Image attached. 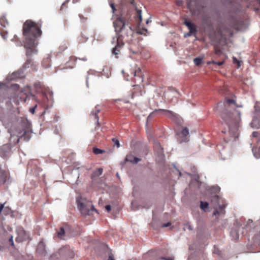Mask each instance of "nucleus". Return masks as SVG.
<instances>
[{
	"mask_svg": "<svg viewBox=\"0 0 260 260\" xmlns=\"http://www.w3.org/2000/svg\"><path fill=\"white\" fill-rule=\"evenodd\" d=\"M223 106L224 111L221 113V117L229 128L228 133L231 137L235 140L238 137V130L241 121V112L236 110L237 107H242V105H238L235 100L226 99L222 103H218V108Z\"/></svg>",
	"mask_w": 260,
	"mask_h": 260,
	"instance_id": "1",
	"label": "nucleus"
},
{
	"mask_svg": "<svg viewBox=\"0 0 260 260\" xmlns=\"http://www.w3.org/2000/svg\"><path fill=\"white\" fill-rule=\"evenodd\" d=\"M23 30L25 39L23 45L26 49V55L30 56L36 54L38 52L36 47L38 44L37 38L42 33L39 26L31 21H26L23 25Z\"/></svg>",
	"mask_w": 260,
	"mask_h": 260,
	"instance_id": "2",
	"label": "nucleus"
},
{
	"mask_svg": "<svg viewBox=\"0 0 260 260\" xmlns=\"http://www.w3.org/2000/svg\"><path fill=\"white\" fill-rule=\"evenodd\" d=\"M220 190L218 186H212L210 189L211 193L210 200L211 203L214 205L215 210L213 215L216 217L224 215V206L222 199L217 194Z\"/></svg>",
	"mask_w": 260,
	"mask_h": 260,
	"instance_id": "3",
	"label": "nucleus"
},
{
	"mask_svg": "<svg viewBox=\"0 0 260 260\" xmlns=\"http://www.w3.org/2000/svg\"><path fill=\"white\" fill-rule=\"evenodd\" d=\"M76 202L78 208L82 215L85 216L89 215L90 212L93 211L98 212V211L94 208V206L91 205L89 202H85L79 198L76 199Z\"/></svg>",
	"mask_w": 260,
	"mask_h": 260,
	"instance_id": "4",
	"label": "nucleus"
},
{
	"mask_svg": "<svg viewBox=\"0 0 260 260\" xmlns=\"http://www.w3.org/2000/svg\"><path fill=\"white\" fill-rule=\"evenodd\" d=\"M31 60L28 59L23 66L22 69H20L17 72H14L11 75L8 76L7 79L9 80H15L17 78H21L24 77L23 70L28 68L32 64Z\"/></svg>",
	"mask_w": 260,
	"mask_h": 260,
	"instance_id": "5",
	"label": "nucleus"
},
{
	"mask_svg": "<svg viewBox=\"0 0 260 260\" xmlns=\"http://www.w3.org/2000/svg\"><path fill=\"white\" fill-rule=\"evenodd\" d=\"M21 126L23 128L24 131L23 134L20 136V139H23L26 142H28L31 138L30 133L27 132L26 129H28L30 127V123L26 118H21Z\"/></svg>",
	"mask_w": 260,
	"mask_h": 260,
	"instance_id": "6",
	"label": "nucleus"
},
{
	"mask_svg": "<svg viewBox=\"0 0 260 260\" xmlns=\"http://www.w3.org/2000/svg\"><path fill=\"white\" fill-rule=\"evenodd\" d=\"M153 144L154 151L157 156L158 160L162 162L165 159L163 148L161 147L160 143L156 140L154 141Z\"/></svg>",
	"mask_w": 260,
	"mask_h": 260,
	"instance_id": "7",
	"label": "nucleus"
},
{
	"mask_svg": "<svg viewBox=\"0 0 260 260\" xmlns=\"http://www.w3.org/2000/svg\"><path fill=\"white\" fill-rule=\"evenodd\" d=\"M115 30L116 32L122 31L125 27V23L122 17H119L117 20L113 23Z\"/></svg>",
	"mask_w": 260,
	"mask_h": 260,
	"instance_id": "8",
	"label": "nucleus"
},
{
	"mask_svg": "<svg viewBox=\"0 0 260 260\" xmlns=\"http://www.w3.org/2000/svg\"><path fill=\"white\" fill-rule=\"evenodd\" d=\"M178 135H181L183 138L180 140V143L186 142L188 141V135H189V130L187 128L184 127L183 128L181 132L178 134Z\"/></svg>",
	"mask_w": 260,
	"mask_h": 260,
	"instance_id": "9",
	"label": "nucleus"
},
{
	"mask_svg": "<svg viewBox=\"0 0 260 260\" xmlns=\"http://www.w3.org/2000/svg\"><path fill=\"white\" fill-rule=\"evenodd\" d=\"M132 74L134 77H137L138 78V82H142L143 81L142 70L139 67H136L134 71L132 73Z\"/></svg>",
	"mask_w": 260,
	"mask_h": 260,
	"instance_id": "10",
	"label": "nucleus"
},
{
	"mask_svg": "<svg viewBox=\"0 0 260 260\" xmlns=\"http://www.w3.org/2000/svg\"><path fill=\"white\" fill-rule=\"evenodd\" d=\"M79 169H80V168H74L72 171V172H71L72 175H73L76 179L75 180L71 179V181L73 183H75V184L78 183V179L79 178V176H80V173H79Z\"/></svg>",
	"mask_w": 260,
	"mask_h": 260,
	"instance_id": "11",
	"label": "nucleus"
},
{
	"mask_svg": "<svg viewBox=\"0 0 260 260\" xmlns=\"http://www.w3.org/2000/svg\"><path fill=\"white\" fill-rule=\"evenodd\" d=\"M250 125L253 128H259L260 121L259 118L257 116H254Z\"/></svg>",
	"mask_w": 260,
	"mask_h": 260,
	"instance_id": "12",
	"label": "nucleus"
},
{
	"mask_svg": "<svg viewBox=\"0 0 260 260\" xmlns=\"http://www.w3.org/2000/svg\"><path fill=\"white\" fill-rule=\"evenodd\" d=\"M184 24L189 30V34H193L196 32L197 30L195 26L190 21H185Z\"/></svg>",
	"mask_w": 260,
	"mask_h": 260,
	"instance_id": "13",
	"label": "nucleus"
},
{
	"mask_svg": "<svg viewBox=\"0 0 260 260\" xmlns=\"http://www.w3.org/2000/svg\"><path fill=\"white\" fill-rule=\"evenodd\" d=\"M218 33L220 34L221 37L222 38L226 37V36H232L233 35V32L229 28H225V31H222L221 28L219 30Z\"/></svg>",
	"mask_w": 260,
	"mask_h": 260,
	"instance_id": "14",
	"label": "nucleus"
},
{
	"mask_svg": "<svg viewBox=\"0 0 260 260\" xmlns=\"http://www.w3.org/2000/svg\"><path fill=\"white\" fill-rule=\"evenodd\" d=\"M157 111H161L164 113L165 115L170 118L174 119L177 117V115L175 113L169 110H165L162 109H159Z\"/></svg>",
	"mask_w": 260,
	"mask_h": 260,
	"instance_id": "15",
	"label": "nucleus"
},
{
	"mask_svg": "<svg viewBox=\"0 0 260 260\" xmlns=\"http://www.w3.org/2000/svg\"><path fill=\"white\" fill-rule=\"evenodd\" d=\"M252 151L253 156L257 159L260 158V146L253 147L252 148Z\"/></svg>",
	"mask_w": 260,
	"mask_h": 260,
	"instance_id": "16",
	"label": "nucleus"
},
{
	"mask_svg": "<svg viewBox=\"0 0 260 260\" xmlns=\"http://www.w3.org/2000/svg\"><path fill=\"white\" fill-rule=\"evenodd\" d=\"M199 178V177L198 176H194L190 182V186L191 187L194 185L197 188H199L200 185Z\"/></svg>",
	"mask_w": 260,
	"mask_h": 260,
	"instance_id": "17",
	"label": "nucleus"
},
{
	"mask_svg": "<svg viewBox=\"0 0 260 260\" xmlns=\"http://www.w3.org/2000/svg\"><path fill=\"white\" fill-rule=\"evenodd\" d=\"M37 250L39 253L42 254H44L45 252V244L43 242L41 241L39 242L37 248Z\"/></svg>",
	"mask_w": 260,
	"mask_h": 260,
	"instance_id": "18",
	"label": "nucleus"
},
{
	"mask_svg": "<svg viewBox=\"0 0 260 260\" xmlns=\"http://www.w3.org/2000/svg\"><path fill=\"white\" fill-rule=\"evenodd\" d=\"M18 236L21 238V240H25L27 238L26 235V232L21 228H20L18 230Z\"/></svg>",
	"mask_w": 260,
	"mask_h": 260,
	"instance_id": "19",
	"label": "nucleus"
},
{
	"mask_svg": "<svg viewBox=\"0 0 260 260\" xmlns=\"http://www.w3.org/2000/svg\"><path fill=\"white\" fill-rule=\"evenodd\" d=\"M20 140V138H18V136H14L11 135V137L10 138V143L11 145H15L16 143H18Z\"/></svg>",
	"mask_w": 260,
	"mask_h": 260,
	"instance_id": "20",
	"label": "nucleus"
},
{
	"mask_svg": "<svg viewBox=\"0 0 260 260\" xmlns=\"http://www.w3.org/2000/svg\"><path fill=\"white\" fill-rule=\"evenodd\" d=\"M200 208L205 212H207L209 208V204L207 202L201 201Z\"/></svg>",
	"mask_w": 260,
	"mask_h": 260,
	"instance_id": "21",
	"label": "nucleus"
},
{
	"mask_svg": "<svg viewBox=\"0 0 260 260\" xmlns=\"http://www.w3.org/2000/svg\"><path fill=\"white\" fill-rule=\"evenodd\" d=\"M148 32L147 29L146 28L139 27L137 29V33L142 35H147Z\"/></svg>",
	"mask_w": 260,
	"mask_h": 260,
	"instance_id": "22",
	"label": "nucleus"
},
{
	"mask_svg": "<svg viewBox=\"0 0 260 260\" xmlns=\"http://www.w3.org/2000/svg\"><path fill=\"white\" fill-rule=\"evenodd\" d=\"M252 135L253 138L256 139L257 145L260 146V134L257 132H253Z\"/></svg>",
	"mask_w": 260,
	"mask_h": 260,
	"instance_id": "23",
	"label": "nucleus"
},
{
	"mask_svg": "<svg viewBox=\"0 0 260 260\" xmlns=\"http://www.w3.org/2000/svg\"><path fill=\"white\" fill-rule=\"evenodd\" d=\"M0 23L4 27H6L7 25H8L9 23L6 19L5 16H3L0 18Z\"/></svg>",
	"mask_w": 260,
	"mask_h": 260,
	"instance_id": "24",
	"label": "nucleus"
},
{
	"mask_svg": "<svg viewBox=\"0 0 260 260\" xmlns=\"http://www.w3.org/2000/svg\"><path fill=\"white\" fill-rule=\"evenodd\" d=\"M231 236L234 240L239 239V234L236 230H232L231 232Z\"/></svg>",
	"mask_w": 260,
	"mask_h": 260,
	"instance_id": "25",
	"label": "nucleus"
},
{
	"mask_svg": "<svg viewBox=\"0 0 260 260\" xmlns=\"http://www.w3.org/2000/svg\"><path fill=\"white\" fill-rule=\"evenodd\" d=\"M77 59L85 61L87 60V58L85 57H83V58H77V57H76L74 56H72V57H70V61H69L68 64H69L71 62H72V61L75 62Z\"/></svg>",
	"mask_w": 260,
	"mask_h": 260,
	"instance_id": "26",
	"label": "nucleus"
},
{
	"mask_svg": "<svg viewBox=\"0 0 260 260\" xmlns=\"http://www.w3.org/2000/svg\"><path fill=\"white\" fill-rule=\"evenodd\" d=\"M136 10V16L139 19L140 22H141L142 20V11L140 9H137V8H135Z\"/></svg>",
	"mask_w": 260,
	"mask_h": 260,
	"instance_id": "27",
	"label": "nucleus"
},
{
	"mask_svg": "<svg viewBox=\"0 0 260 260\" xmlns=\"http://www.w3.org/2000/svg\"><path fill=\"white\" fill-rule=\"evenodd\" d=\"M43 65L46 68L51 66L50 63V59L49 57L46 58L43 60Z\"/></svg>",
	"mask_w": 260,
	"mask_h": 260,
	"instance_id": "28",
	"label": "nucleus"
},
{
	"mask_svg": "<svg viewBox=\"0 0 260 260\" xmlns=\"http://www.w3.org/2000/svg\"><path fill=\"white\" fill-rule=\"evenodd\" d=\"M254 242L260 247V232L258 235L254 236L253 238Z\"/></svg>",
	"mask_w": 260,
	"mask_h": 260,
	"instance_id": "29",
	"label": "nucleus"
},
{
	"mask_svg": "<svg viewBox=\"0 0 260 260\" xmlns=\"http://www.w3.org/2000/svg\"><path fill=\"white\" fill-rule=\"evenodd\" d=\"M194 64L197 66H199L202 62V58L197 57L193 59Z\"/></svg>",
	"mask_w": 260,
	"mask_h": 260,
	"instance_id": "30",
	"label": "nucleus"
},
{
	"mask_svg": "<svg viewBox=\"0 0 260 260\" xmlns=\"http://www.w3.org/2000/svg\"><path fill=\"white\" fill-rule=\"evenodd\" d=\"M25 90H26L25 89H22L21 90V93H24V94L26 95L24 98L20 96V100L21 102L23 101L24 102H25L26 101V99L27 98L28 95H26V93L25 92Z\"/></svg>",
	"mask_w": 260,
	"mask_h": 260,
	"instance_id": "31",
	"label": "nucleus"
},
{
	"mask_svg": "<svg viewBox=\"0 0 260 260\" xmlns=\"http://www.w3.org/2000/svg\"><path fill=\"white\" fill-rule=\"evenodd\" d=\"M93 152L95 154H102V153H103L104 152V151L103 150L100 149L99 148L94 147L93 149Z\"/></svg>",
	"mask_w": 260,
	"mask_h": 260,
	"instance_id": "32",
	"label": "nucleus"
},
{
	"mask_svg": "<svg viewBox=\"0 0 260 260\" xmlns=\"http://www.w3.org/2000/svg\"><path fill=\"white\" fill-rule=\"evenodd\" d=\"M121 45L119 44V43H117V45L115 46L114 48L112 50V53L115 54L117 55L118 54V52L119 51L118 48L120 47Z\"/></svg>",
	"mask_w": 260,
	"mask_h": 260,
	"instance_id": "33",
	"label": "nucleus"
},
{
	"mask_svg": "<svg viewBox=\"0 0 260 260\" xmlns=\"http://www.w3.org/2000/svg\"><path fill=\"white\" fill-rule=\"evenodd\" d=\"M100 111V110L99 109H98L95 108V112H94V118L96 120V122L98 124H99V116L97 115V114Z\"/></svg>",
	"mask_w": 260,
	"mask_h": 260,
	"instance_id": "34",
	"label": "nucleus"
},
{
	"mask_svg": "<svg viewBox=\"0 0 260 260\" xmlns=\"http://www.w3.org/2000/svg\"><path fill=\"white\" fill-rule=\"evenodd\" d=\"M64 234V230L63 228L61 227L59 231L58 232V237L61 238L62 236Z\"/></svg>",
	"mask_w": 260,
	"mask_h": 260,
	"instance_id": "35",
	"label": "nucleus"
},
{
	"mask_svg": "<svg viewBox=\"0 0 260 260\" xmlns=\"http://www.w3.org/2000/svg\"><path fill=\"white\" fill-rule=\"evenodd\" d=\"M133 159V155L132 154H128L125 158V161L130 162L132 163Z\"/></svg>",
	"mask_w": 260,
	"mask_h": 260,
	"instance_id": "36",
	"label": "nucleus"
},
{
	"mask_svg": "<svg viewBox=\"0 0 260 260\" xmlns=\"http://www.w3.org/2000/svg\"><path fill=\"white\" fill-rule=\"evenodd\" d=\"M102 173H103V169L102 168H99L95 172L94 174L96 176H99L100 175H102Z\"/></svg>",
	"mask_w": 260,
	"mask_h": 260,
	"instance_id": "37",
	"label": "nucleus"
},
{
	"mask_svg": "<svg viewBox=\"0 0 260 260\" xmlns=\"http://www.w3.org/2000/svg\"><path fill=\"white\" fill-rule=\"evenodd\" d=\"M112 141L114 143L115 145L117 146V148L120 147V143L118 140L113 138L112 139Z\"/></svg>",
	"mask_w": 260,
	"mask_h": 260,
	"instance_id": "38",
	"label": "nucleus"
},
{
	"mask_svg": "<svg viewBox=\"0 0 260 260\" xmlns=\"http://www.w3.org/2000/svg\"><path fill=\"white\" fill-rule=\"evenodd\" d=\"M140 160H141L140 158H138L137 157H134L133 156V159L132 164H136Z\"/></svg>",
	"mask_w": 260,
	"mask_h": 260,
	"instance_id": "39",
	"label": "nucleus"
},
{
	"mask_svg": "<svg viewBox=\"0 0 260 260\" xmlns=\"http://www.w3.org/2000/svg\"><path fill=\"white\" fill-rule=\"evenodd\" d=\"M34 85L37 89H42V85L40 82L35 83Z\"/></svg>",
	"mask_w": 260,
	"mask_h": 260,
	"instance_id": "40",
	"label": "nucleus"
},
{
	"mask_svg": "<svg viewBox=\"0 0 260 260\" xmlns=\"http://www.w3.org/2000/svg\"><path fill=\"white\" fill-rule=\"evenodd\" d=\"M233 62L238 64V68L240 66V61L235 57H233Z\"/></svg>",
	"mask_w": 260,
	"mask_h": 260,
	"instance_id": "41",
	"label": "nucleus"
},
{
	"mask_svg": "<svg viewBox=\"0 0 260 260\" xmlns=\"http://www.w3.org/2000/svg\"><path fill=\"white\" fill-rule=\"evenodd\" d=\"M213 252L217 255H220V250L218 249V248H217L216 247L214 246V250H213Z\"/></svg>",
	"mask_w": 260,
	"mask_h": 260,
	"instance_id": "42",
	"label": "nucleus"
},
{
	"mask_svg": "<svg viewBox=\"0 0 260 260\" xmlns=\"http://www.w3.org/2000/svg\"><path fill=\"white\" fill-rule=\"evenodd\" d=\"M11 88L13 90H17L19 88V85L16 84H12L11 86Z\"/></svg>",
	"mask_w": 260,
	"mask_h": 260,
	"instance_id": "43",
	"label": "nucleus"
},
{
	"mask_svg": "<svg viewBox=\"0 0 260 260\" xmlns=\"http://www.w3.org/2000/svg\"><path fill=\"white\" fill-rule=\"evenodd\" d=\"M110 5L112 9V13H114V12L116 11V8L115 7L114 4L113 3H111Z\"/></svg>",
	"mask_w": 260,
	"mask_h": 260,
	"instance_id": "44",
	"label": "nucleus"
},
{
	"mask_svg": "<svg viewBox=\"0 0 260 260\" xmlns=\"http://www.w3.org/2000/svg\"><path fill=\"white\" fill-rule=\"evenodd\" d=\"M37 107V105H35V107H32V108L30 109V112L32 114H34L35 112L36 108Z\"/></svg>",
	"mask_w": 260,
	"mask_h": 260,
	"instance_id": "45",
	"label": "nucleus"
},
{
	"mask_svg": "<svg viewBox=\"0 0 260 260\" xmlns=\"http://www.w3.org/2000/svg\"><path fill=\"white\" fill-rule=\"evenodd\" d=\"M213 63L218 65V66H221L222 64H223V61H217V62L213 61Z\"/></svg>",
	"mask_w": 260,
	"mask_h": 260,
	"instance_id": "46",
	"label": "nucleus"
},
{
	"mask_svg": "<svg viewBox=\"0 0 260 260\" xmlns=\"http://www.w3.org/2000/svg\"><path fill=\"white\" fill-rule=\"evenodd\" d=\"M105 209L108 212H109L111 210V207L110 205H107L105 206Z\"/></svg>",
	"mask_w": 260,
	"mask_h": 260,
	"instance_id": "47",
	"label": "nucleus"
},
{
	"mask_svg": "<svg viewBox=\"0 0 260 260\" xmlns=\"http://www.w3.org/2000/svg\"><path fill=\"white\" fill-rule=\"evenodd\" d=\"M171 224V222H169L167 223H164L161 225V227L166 228L169 226Z\"/></svg>",
	"mask_w": 260,
	"mask_h": 260,
	"instance_id": "48",
	"label": "nucleus"
},
{
	"mask_svg": "<svg viewBox=\"0 0 260 260\" xmlns=\"http://www.w3.org/2000/svg\"><path fill=\"white\" fill-rule=\"evenodd\" d=\"M4 205H5V204H1L0 205V214L1 213L2 210H3V209L4 208Z\"/></svg>",
	"mask_w": 260,
	"mask_h": 260,
	"instance_id": "49",
	"label": "nucleus"
},
{
	"mask_svg": "<svg viewBox=\"0 0 260 260\" xmlns=\"http://www.w3.org/2000/svg\"><path fill=\"white\" fill-rule=\"evenodd\" d=\"M174 168L176 169V170L177 171V172L179 173V176H181L182 175V173H181V172L179 170H178L177 169V168L175 166H174Z\"/></svg>",
	"mask_w": 260,
	"mask_h": 260,
	"instance_id": "50",
	"label": "nucleus"
},
{
	"mask_svg": "<svg viewBox=\"0 0 260 260\" xmlns=\"http://www.w3.org/2000/svg\"><path fill=\"white\" fill-rule=\"evenodd\" d=\"M2 37H3L4 40L7 39V38L8 37L7 34H6V35H2Z\"/></svg>",
	"mask_w": 260,
	"mask_h": 260,
	"instance_id": "51",
	"label": "nucleus"
},
{
	"mask_svg": "<svg viewBox=\"0 0 260 260\" xmlns=\"http://www.w3.org/2000/svg\"><path fill=\"white\" fill-rule=\"evenodd\" d=\"M10 241L12 243V245H14V242H13V237L12 236L11 237L10 239Z\"/></svg>",
	"mask_w": 260,
	"mask_h": 260,
	"instance_id": "52",
	"label": "nucleus"
},
{
	"mask_svg": "<svg viewBox=\"0 0 260 260\" xmlns=\"http://www.w3.org/2000/svg\"><path fill=\"white\" fill-rule=\"evenodd\" d=\"M108 260H115L111 255L109 256Z\"/></svg>",
	"mask_w": 260,
	"mask_h": 260,
	"instance_id": "53",
	"label": "nucleus"
},
{
	"mask_svg": "<svg viewBox=\"0 0 260 260\" xmlns=\"http://www.w3.org/2000/svg\"><path fill=\"white\" fill-rule=\"evenodd\" d=\"M86 86L88 87V77H86Z\"/></svg>",
	"mask_w": 260,
	"mask_h": 260,
	"instance_id": "54",
	"label": "nucleus"
},
{
	"mask_svg": "<svg viewBox=\"0 0 260 260\" xmlns=\"http://www.w3.org/2000/svg\"><path fill=\"white\" fill-rule=\"evenodd\" d=\"M188 229L189 230L191 231L192 230V228H191V226L190 225H188Z\"/></svg>",
	"mask_w": 260,
	"mask_h": 260,
	"instance_id": "55",
	"label": "nucleus"
},
{
	"mask_svg": "<svg viewBox=\"0 0 260 260\" xmlns=\"http://www.w3.org/2000/svg\"><path fill=\"white\" fill-rule=\"evenodd\" d=\"M126 162V161H125V159L123 161H122V162H121V166H124V165H125V162Z\"/></svg>",
	"mask_w": 260,
	"mask_h": 260,
	"instance_id": "56",
	"label": "nucleus"
},
{
	"mask_svg": "<svg viewBox=\"0 0 260 260\" xmlns=\"http://www.w3.org/2000/svg\"><path fill=\"white\" fill-rule=\"evenodd\" d=\"M67 48V47H63V48H62L61 47H60V49L61 50V51H63L65 49H66Z\"/></svg>",
	"mask_w": 260,
	"mask_h": 260,
	"instance_id": "57",
	"label": "nucleus"
},
{
	"mask_svg": "<svg viewBox=\"0 0 260 260\" xmlns=\"http://www.w3.org/2000/svg\"><path fill=\"white\" fill-rule=\"evenodd\" d=\"M161 258L165 260H171L169 258H166L164 257H162Z\"/></svg>",
	"mask_w": 260,
	"mask_h": 260,
	"instance_id": "58",
	"label": "nucleus"
},
{
	"mask_svg": "<svg viewBox=\"0 0 260 260\" xmlns=\"http://www.w3.org/2000/svg\"><path fill=\"white\" fill-rule=\"evenodd\" d=\"M175 92L177 93L179 95H181V94L179 93V91H178L177 90H175Z\"/></svg>",
	"mask_w": 260,
	"mask_h": 260,
	"instance_id": "59",
	"label": "nucleus"
},
{
	"mask_svg": "<svg viewBox=\"0 0 260 260\" xmlns=\"http://www.w3.org/2000/svg\"><path fill=\"white\" fill-rule=\"evenodd\" d=\"M182 1H178L177 2V4H178V5H180L182 4Z\"/></svg>",
	"mask_w": 260,
	"mask_h": 260,
	"instance_id": "60",
	"label": "nucleus"
},
{
	"mask_svg": "<svg viewBox=\"0 0 260 260\" xmlns=\"http://www.w3.org/2000/svg\"><path fill=\"white\" fill-rule=\"evenodd\" d=\"M136 204V203L135 202H132V208H134V205Z\"/></svg>",
	"mask_w": 260,
	"mask_h": 260,
	"instance_id": "61",
	"label": "nucleus"
},
{
	"mask_svg": "<svg viewBox=\"0 0 260 260\" xmlns=\"http://www.w3.org/2000/svg\"><path fill=\"white\" fill-rule=\"evenodd\" d=\"M79 1V0H73V3H76Z\"/></svg>",
	"mask_w": 260,
	"mask_h": 260,
	"instance_id": "62",
	"label": "nucleus"
},
{
	"mask_svg": "<svg viewBox=\"0 0 260 260\" xmlns=\"http://www.w3.org/2000/svg\"><path fill=\"white\" fill-rule=\"evenodd\" d=\"M192 35V34H189V32L187 33L185 36H190Z\"/></svg>",
	"mask_w": 260,
	"mask_h": 260,
	"instance_id": "63",
	"label": "nucleus"
},
{
	"mask_svg": "<svg viewBox=\"0 0 260 260\" xmlns=\"http://www.w3.org/2000/svg\"><path fill=\"white\" fill-rule=\"evenodd\" d=\"M69 1V0H67L63 4H62V6L64 5L66 3H68V2Z\"/></svg>",
	"mask_w": 260,
	"mask_h": 260,
	"instance_id": "64",
	"label": "nucleus"
}]
</instances>
